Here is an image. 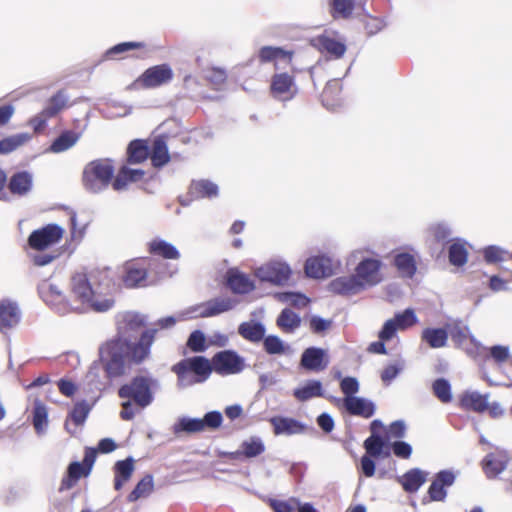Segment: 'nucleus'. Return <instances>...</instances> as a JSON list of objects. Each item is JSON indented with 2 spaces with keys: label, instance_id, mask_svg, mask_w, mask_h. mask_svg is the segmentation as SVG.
<instances>
[{
  "label": "nucleus",
  "instance_id": "f257e3e1",
  "mask_svg": "<svg viewBox=\"0 0 512 512\" xmlns=\"http://www.w3.org/2000/svg\"><path fill=\"white\" fill-rule=\"evenodd\" d=\"M147 322V315L139 312L128 311L118 316L117 336L99 348V357L107 378L113 379L124 374L126 356L135 364H140L149 357L158 328L143 330L138 340L132 342Z\"/></svg>",
  "mask_w": 512,
  "mask_h": 512
},
{
  "label": "nucleus",
  "instance_id": "f03ea898",
  "mask_svg": "<svg viewBox=\"0 0 512 512\" xmlns=\"http://www.w3.org/2000/svg\"><path fill=\"white\" fill-rule=\"evenodd\" d=\"M70 302L81 308L75 310L76 312H106L114 306L112 298L103 297L92 289L85 273H76L72 276Z\"/></svg>",
  "mask_w": 512,
  "mask_h": 512
},
{
  "label": "nucleus",
  "instance_id": "7ed1b4c3",
  "mask_svg": "<svg viewBox=\"0 0 512 512\" xmlns=\"http://www.w3.org/2000/svg\"><path fill=\"white\" fill-rule=\"evenodd\" d=\"M211 361L204 356L185 358L172 366L177 375V386L187 388L205 382L212 373Z\"/></svg>",
  "mask_w": 512,
  "mask_h": 512
},
{
  "label": "nucleus",
  "instance_id": "20e7f679",
  "mask_svg": "<svg viewBox=\"0 0 512 512\" xmlns=\"http://www.w3.org/2000/svg\"><path fill=\"white\" fill-rule=\"evenodd\" d=\"M115 174L113 161L108 158L88 162L82 172V185L91 194L104 192L111 184Z\"/></svg>",
  "mask_w": 512,
  "mask_h": 512
},
{
  "label": "nucleus",
  "instance_id": "39448f33",
  "mask_svg": "<svg viewBox=\"0 0 512 512\" xmlns=\"http://www.w3.org/2000/svg\"><path fill=\"white\" fill-rule=\"evenodd\" d=\"M160 387L158 379L150 375H137L118 390L121 399L132 400L137 407L144 409L152 404L154 390Z\"/></svg>",
  "mask_w": 512,
  "mask_h": 512
},
{
  "label": "nucleus",
  "instance_id": "423d86ee",
  "mask_svg": "<svg viewBox=\"0 0 512 512\" xmlns=\"http://www.w3.org/2000/svg\"><path fill=\"white\" fill-rule=\"evenodd\" d=\"M254 275L261 282H267L274 286H284L288 283L292 270L286 262L272 260L256 268Z\"/></svg>",
  "mask_w": 512,
  "mask_h": 512
},
{
  "label": "nucleus",
  "instance_id": "0eeeda50",
  "mask_svg": "<svg viewBox=\"0 0 512 512\" xmlns=\"http://www.w3.org/2000/svg\"><path fill=\"white\" fill-rule=\"evenodd\" d=\"M212 371L221 376L241 373L245 367V358L235 350L227 349L214 354L211 359Z\"/></svg>",
  "mask_w": 512,
  "mask_h": 512
},
{
  "label": "nucleus",
  "instance_id": "6e6552de",
  "mask_svg": "<svg viewBox=\"0 0 512 512\" xmlns=\"http://www.w3.org/2000/svg\"><path fill=\"white\" fill-rule=\"evenodd\" d=\"M238 301L232 297H216L204 303L195 305L186 311L185 315L192 317H213L231 311Z\"/></svg>",
  "mask_w": 512,
  "mask_h": 512
},
{
  "label": "nucleus",
  "instance_id": "1a4fd4ad",
  "mask_svg": "<svg viewBox=\"0 0 512 512\" xmlns=\"http://www.w3.org/2000/svg\"><path fill=\"white\" fill-rule=\"evenodd\" d=\"M38 291L43 301L58 314L64 315L72 310L81 309L79 306H75L74 303H71L70 298H66L60 288L55 284L44 282L39 286Z\"/></svg>",
  "mask_w": 512,
  "mask_h": 512
},
{
  "label": "nucleus",
  "instance_id": "9d476101",
  "mask_svg": "<svg viewBox=\"0 0 512 512\" xmlns=\"http://www.w3.org/2000/svg\"><path fill=\"white\" fill-rule=\"evenodd\" d=\"M382 266L383 263L380 259L371 257H365L357 264L354 275L364 290L382 282Z\"/></svg>",
  "mask_w": 512,
  "mask_h": 512
},
{
  "label": "nucleus",
  "instance_id": "9b49d317",
  "mask_svg": "<svg viewBox=\"0 0 512 512\" xmlns=\"http://www.w3.org/2000/svg\"><path fill=\"white\" fill-rule=\"evenodd\" d=\"M68 101V95L63 90L58 91L48 100L45 108L30 119L29 125L31 128H44L49 119L55 118L67 107Z\"/></svg>",
  "mask_w": 512,
  "mask_h": 512
},
{
  "label": "nucleus",
  "instance_id": "f8f14e48",
  "mask_svg": "<svg viewBox=\"0 0 512 512\" xmlns=\"http://www.w3.org/2000/svg\"><path fill=\"white\" fill-rule=\"evenodd\" d=\"M64 230L57 224H48L41 229L34 230L29 238L28 243L35 250H44L47 247L58 243Z\"/></svg>",
  "mask_w": 512,
  "mask_h": 512
},
{
  "label": "nucleus",
  "instance_id": "ddd939ff",
  "mask_svg": "<svg viewBox=\"0 0 512 512\" xmlns=\"http://www.w3.org/2000/svg\"><path fill=\"white\" fill-rule=\"evenodd\" d=\"M293 57V50L277 46H262L256 54L259 63H273L275 70L281 69L282 66L290 65Z\"/></svg>",
  "mask_w": 512,
  "mask_h": 512
},
{
  "label": "nucleus",
  "instance_id": "4468645a",
  "mask_svg": "<svg viewBox=\"0 0 512 512\" xmlns=\"http://www.w3.org/2000/svg\"><path fill=\"white\" fill-rule=\"evenodd\" d=\"M270 91L273 98L286 102L295 97L298 89L293 76L288 73H276L272 76Z\"/></svg>",
  "mask_w": 512,
  "mask_h": 512
},
{
  "label": "nucleus",
  "instance_id": "2eb2a0df",
  "mask_svg": "<svg viewBox=\"0 0 512 512\" xmlns=\"http://www.w3.org/2000/svg\"><path fill=\"white\" fill-rule=\"evenodd\" d=\"M330 363L327 351L321 347L306 348L300 357V367L310 372L324 371Z\"/></svg>",
  "mask_w": 512,
  "mask_h": 512
},
{
  "label": "nucleus",
  "instance_id": "dca6fc26",
  "mask_svg": "<svg viewBox=\"0 0 512 512\" xmlns=\"http://www.w3.org/2000/svg\"><path fill=\"white\" fill-rule=\"evenodd\" d=\"M173 78V71L168 64H160L148 68L137 83L146 88H154L168 83Z\"/></svg>",
  "mask_w": 512,
  "mask_h": 512
},
{
  "label": "nucleus",
  "instance_id": "f3484780",
  "mask_svg": "<svg viewBox=\"0 0 512 512\" xmlns=\"http://www.w3.org/2000/svg\"><path fill=\"white\" fill-rule=\"evenodd\" d=\"M334 260L327 255L313 256L305 262V273L314 279L326 278L334 273Z\"/></svg>",
  "mask_w": 512,
  "mask_h": 512
},
{
  "label": "nucleus",
  "instance_id": "a211bd4d",
  "mask_svg": "<svg viewBox=\"0 0 512 512\" xmlns=\"http://www.w3.org/2000/svg\"><path fill=\"white\" fill-rule=\"evenodd\" d=\"M94 403H89L87 400L77 401L72 409L69 411L65 420V429L71 435L76 433V428L83 426L89 416Z\"/></svg>",
  "mask_w": 512,
  "mask_h": 512
},
{
  "label": "nucleus",
  "instance_id": "6ab92c4d",
  "mask_svg": "<svg viewBox=\"0 0 512 512\" xmlns=\"http://www.w3.org/2000/svg\"><path fill=\"white\" fill-rule=\"evenodd\" d=\"M455 474L450 470H441L435 475L428 488V495L431 501L442 502L447 497L445 487H450L455 482Z\"/></svg>",
  "mask_w": 512,
  "mask_h": 512
},
{
  "label": "nucleus",
  "instance_id": "aec40b11",
  "mask_svg": "<svg viewBox=\"0 0 512 512\" xmlns=\"http://www.w3.org/2000/svg\"><path fill=\"white\" fill-rule=\"evenodd\" d=\"M227 285L235 294H248L255 290L254 281L245 273L231 268L226 273Z\"/></svg>",
  "mask_w": 512,
  "mask_h": 512
},
{
  "label": "nucleus",
  "instance_id": "412c9836",
  "mask_svg": "<svg viewBox=\"0 0 512 512\" xmlns=\"http://www.w3.org/2000/svg\"><path fill=\"white\" fill-rule=\"evenodd\" d=\"M342 401L344 408L350 415L370 418L376 410L374 402L363 397H344Z\"/></svg>",
  "mask_w": 512,
  "mask_h": 512
},
{
  "label": "nucleus",
  "instance_id": "4be33fe9",
  "mask_svg": "<svg viewBox=\"0 0 512 512\" xmlns=\"http://www.w3.org/2000/svg\"><path fill=\"white\" fill-rule=\"evenodd\" d=\"M446 327L456 347H463L467 340L474 346L480 345L475 336L471 333L469 326L464 324L461 319L452 320Z\"/></svg>",
  "mask_w": 512,
  "mask_h": 512
},
{
  "label": "nucleus",
  "instance_id": "5701e85b",
  "mask_svg": "<svg viewBox=\"0 0 512 512\" xmlns=\"http://www.w3.org/2000/svg\"><path fill=\"white\" fill-rule=\"evenodd\" d=\"M276 435H298L305 433L306 425L294 418L276 416L270 419Z\"/></svg>",
  "mask_w": 512,
  "mask_h": 512
},
{
  "label": "nucleus",
  "instance_id": "b1692460",
  "mask_svg": "<svg viewBox=\"0 0 512 512\" xmlns=\"http://www.w3.org/2000/svg\"><path fill=\"white\" fill-rule=\"evenodd\" d=\"M329 290L335 294L351 296L364 290L354 274L341 276L332 280L329 284Z\"/></svg>",
  "mask_w": 512,
  "mask_h": 512
},
{
  "label": "nucleus",
  "instance_id": "393cba45",
  "mask_svg": "<svg viewBox=\"0 0 512 512\" xmlns=\"http://www.w3.org/2000/svg\"><path fill=\"white\" fill-rule=\"evenodd\" d=\"M428 473L420 468H412L402 476H397V482L407 493H416L426 482Z\"/></svg>",
  "mask_w": 512,
  "mask_h": 512
},
{
  "label": "nucleus",
  "instance_id": "a878e982",
  "mask_svg": "<svg viewBox=\"0 0 512 512\" xmlns=\"http://www.w3.org/2000/svg\"><path fill=\"white\" fill-rule=\"evenodd\" d=\"M33 187V176L28 171L14 173L8 182L9 191L17 196L27 195Z\"/></svg>",
  "mask_w": 512,
  "mask_h": 512
},
{
  "label": "nucleus",
  "instance_id": "bb28decb",
  "mask_svg": "<svg viewBox=\"0 0 512 512\" xmlns=\"http://www.w3.org/2000/svg\"><path fill=\"white\" fill-rule=\"evenodd\" d=\"M238 334L251 343H259L265 337L266 327L260 321L250 320L239 324Z\"/></svg>",
  "mask_w": 512,
  "mask_h": 512
},
{
  "label": "nucleus",
  "instance_id": "cd10ccee",
  "mask_svg": "<svg viewBox=\"0 0 512 512\" xmlns=\"http://www.w3.org/2000/svg\"><path fill=\"white\" fill-rule=\"evenodd\" d=\"M21 320V312L16 303H0V330L16 327Z\"/></svg>",
  "mask_w": 512,
  "mask_h": 512
},
{
  "label": "nucleus",
  "instance_id": "c85d7f7f",
  "mask_svg": "<svg viewBox=\"0 0 512 512\" xmlns=\"http://www.w3.org/2000/svg\"><path fill=\"white\" fill-rule=\"evenodd\" d=\"M263 349L268 355H284L292 356L294 349L289 343L283 341L279 336L274 334L265 335L262 340Z\"/></svg>",
  "mask_w": 512,
  "mask_h": 512
},
{
  "label": "nucleus",
  "instance_id": "c756f323",
  "mask_svg": "<svg viewBox=\"0 0 512 512\" xmlns=\"http://www.w3.org/2000/svg\"><path fill=\"white\" fill-rule=\"evenodd\" d=\"M363 446L366 451V455L370 457L379 458L390 456V449L387 446L386 440L376 432L371 433V435L364 441Z\"/></svg>",
  "mask_w": 512,
  "mask_h": 512
},
{
  "label": "nucleus",
  "instance_id": "7c9ffc66",
  "mask_svg": "<svg viewBox=\"0 0 512 512\" xmlns=\"http://www.w3.org/2000/svg\"><path fill=\"white\" fill-rule=\"evenodd\" d=\"M149 156L155 168H162L170 161L168 146L163 136L154 139Z\"/></svg>",
  "mask_w": 512,
  "mask_h": 512
},
{
  "label": "nucleus",
  "instance_id": "2f4dec72",
  "mask_svg": "<svg viewBox=\"0 0 512 512\" xmlns=\"http://www.w3.org/2000/svg\"><path fill=\"white\" fill-rule=\"evenodd\" d=\"M507 455H495L490 453L482 460L483 470L488 478H495L501 474L508 464Z\"/></svg>",
  "mask_w": 512,
  "mask_h": 512
},
{
  "label": "nucleus",
  "instance_id": "473e14b6",
  "mask_svg": "<svg viewBox=\"0 0 512 512\" xmlns=\"http://www.w3.org/2000/svg\"><path fill=\"white\" fill-rule=\"evenodd\" d=\"M313 45L317 47L322 52H327L328 54L334 56L335 58H340L344 55L346 51V46L344 43L337 41L329 36L320 35L312 40Z\"/></svg>",
  "mask_w": 512,
  "mask_h": 512
},
{
  "label": "nucleus",
  "instance_id": "72a5a7b5",
  "mask_svg": "<svg viewBox=\"0 0 512 512\" xmlns=\"http://www.w3.org/2000/svg\"><path fill=\"white\" fill-rule=\"evenodd\" d=\"M448 331L446 328H425L421 333L422 341L426 342L432 349L443 348L448 342Z\"/></svg>",
  "mask_w": 512,
  "mask_h": 512
},
{
  "label": "nucleus",
  "instance_id": "f704fd0d",
  "mask_svg": "<svg viewBox=\"0 0 512 512\" xmlns=\"http://www.w3.org/2000/svg\"><path fill=\"white\" fill-rule=\"evenodd\" d=\"M134 459L128 457L124 460H119L114 465V488L120 490L123 485L131 478L134 472Z\"/></svg>",
  "mask_w": 512,
  "mask_h": 512
},
{
  "label": "nucleus",
  "instance_id": "c9c22d12",
  "mask_svg": "<svg viewBox=\"0 0 512 512\" xmlns=\"http://www.w3.org/2000/svg\"><path fill=\"white\" fill-rule=\"evenodd\" d=\"M81 136L82 133L77 130H63L62 133L52 142L49 151L53 153L64 152L73 147Z\"/></svg>",
  "mask_w": 512,
  "mask_h": 512
},
{
  "label": "nucleus",
  "instance_id": "e433bc0d",
  "mask_svg": "<svg viewBox=\"0 0 512 512\" xmlns=\"http://www.w3.org/2000/svg\"><path fill=\"white\" fill-rule=\"evenodd\" d=\"M489 394H481L477 391H467L461 397V405L465 409L475 412H484L488 408Z\"/></svg>",
  "mask_w": 512,
  "mask_h": 512
},
{
  "label": "nucleus",
  "instance_id": "4c0bfd02",
  "mask_svg": "<svg viewBox=\"0 0 512 512\" xmlns=\"http://www.w3.org/2000/svg\"><path fill=\"white\" fill-rule=\"evenodd\" d=\"M393 264L400 275L404 278H413L417 271V263L414 256L407 252L398 253L394 256Z\"/></svg>",
  "mask_w": 512,
  "mask_h": 512
},
{
  "label": "nucleus",
  "instance_id": "58836bf2",
  "mask_svg": "<svg viewBox=\"0 0 512 512\" xmlns=\"http://www.w3.org/2000/svg\"><path fill=\"white\" fill-rule=\"evenodd\" d=\"M467 242L461 238H455L452 244L448 247V259L451 265L462 267L467 263L468 250L466 248Z\"/></svg>",
  "mask_w": 512,
  "mask_h": 512
},
{
  "label": "nucleus",
  "instance_id": "ea45409f",
  "mask_svg": "<svg viewBox=\"0 0 512 512\" xmlns=\"http://www.w3.org/2000/svg\"><path fill=\"white\" fill-rule=\"evenodd\" d=\"M190 194L194 198H214L219 194L218 185L207 179L193 180L190 185Z\"/></svg>",
  "mask_w": 512,
  "mask_h": 512
},
{
  "label": "nucleus",
  "instance_id": "a19ab883",
  "mask_svg": "<svg viewBox=\"0 0 512 512\" xmlns=\"http://www.w3.org/2000/svg\"><path fill=\"white\" fill-rule=\"evenodd\" d=\"M276 325L284 333H293L301 326V317L290 308H284L276 319Z\"/></svg>",
  "mask_w": 512,
  "mask_h": 512
},
{
  "label": "nucleus",
  "instance_id": "79ce46f5",
  "mask_svg": "<svg viewBox=\"0 0 512 512\" xmlns=\"http://www.w3.org/2000/svg\"><path fill=\"white\" fill-rule=\"evenodd\" d=\"M149 156V147L146 140H132L127 147V162L129 164H139L145 161Z\"/></svg>",
  "mask_w": 512,
  "mask_h": 512
},
{
  "label": "nucleus",
  "instance_id": "37998d69",
  "mask_svg": "<svg viewBox=\"0 0 512 512\" xmlns=\"http://www.w3.org/2000/svg\"><path fill=\"white\" fill-rule=\"evenodd\" d=\"M294 397L305 402L314 397H323L324 391L322 383L319 380H309L302 387H298L293 391Z\"/></svg>",
  "mask_w": 512,
  "mask_h": 512
},
{
  "label": "nucleus",
  "instance_id": "c03bdc74",
  "mask_svg": "<svg viewBox=\"0 0 512 512\" xmlns=\"http://www.w3.org/2000/svg\"><path fill=\"white\" fill-rule=\"evenodd\" d=\"M149 251L154 255L162 256L165 259L177 260L180 258L178 249L163 239H154L149 243Z\"/></svg>",
  "mask_w": 512,
  "mask_h": 512
},
{
  "label": "nucleus",
  "instance_id": "a18cd8bd",
  "mask_svg": "<svg viewBox=\"0 0 512 512\" xmlns=\"http://www.w3.org/2000/svg\"><path fill=\"white\" fill-rule=\"evenodd\" d=\"M172 429L176 435H179L180 433L193 434L204 431L201 418H192L188 416L180 417L173 425Z\"/></svg>",
  "mask_w": 512,
  "mask_h": 512
},
{
  "label": "nucleus",
  "instance_id": "49530a36",
  "mask_svg": "<svg viewBox=\"0 0 512 512\" xmlns=\"http://www.w3.org/2000/svg\"><path fill=\"white\" fill-rule=\"evenodd\" d=\"M154 489L153 476L146 474L127 496L128 502H136L142 497H148Z\"/></svg>",
  "mask_w": 512,
  "mask_h": 512
},
{
  "label": "nucleus",
  "instance_id": "de8ad7c7",
  "mask_svg": "<svg viewBox=\"0 0 512 512\" xmlns=\"http://www.w3.org/2000/svg\"><path fill=\"white\" fill-rule=\"evenodd\" d=\"M428 231L433 236L434 240L438 243L446 244L455 240L452 237V228L447 222H437L431 224Z\"/></svg>",
  "mask_w": 512,
  "mask_h": 512
},
{
  "label": "nucleus",
  "instance_id": "09e8293b",
  "mask_svg": "<svg viewBox=\"0 0 512 512\" xmlns=\"http://www.w3.org/2000/svg\"><path fill=\"white\" fill-rule=\"evenodd\" d=\"M33 426L37 434H42L45 432L47 424H48V411L46 406L39 400L34 402L33 407Z\"/></svg>",
  "mask_w": 512,
  "mask_h": 512
},
{
  "label": "nucleus",
  "instance_id": "8fccbe9b",
  "mask_svg": "<svg viewBox=\"0 0 512 512\" xmlns=\"http://www.w3.org/2000/svg\"><path fill=\"white\" fill-rule=\"evenodd\" d=\"M147 278V272L144 268L129 266L123 277L124 285L128 288H136L142 286Z\"/></svg>",
  "mask_w": 512,
  "mask_h": 512
},
{
  "label": "nucleus",
  "instance_id": "3c124183",
  "mask_svg": "<svg viewBox=\"0 0 512 512\" xmlns=\"http://www.w3.org/2000/svg\"><path fill=\"white\" fill-rule=\"evenodd\" d=\"M241 452L243 457L254 458L261 455L265 451L264 442L260 437L252 436L241 443Z\"/></svg>",
  "mask_w": 512,
  "mask_h": 512
},
{
  "label": "nucleus",
  "instance_id": "603ef678",
  "mask_svg": "<svg viewBox=\"0 0 512 512\" xmlns=\"http://www.w3.org/2000/svg\"><path fill=\"white\" fill-rule=\"evenodd\" d=\"M432 391L435 397L442 403H450L453 399L450 382L445 378H437L432 383Z\"/></svg>",
  "mask_w": 512,
  "mask_h": 512
},
{
  "label": "nucleus",
  "instance_id": "864d4df0",
  "mask_svg": "<svg viewBox=\"0 0 512 512\" xmlns=\"http://www.w3.org/2000/svg\"><path fill=\"white\" fill-rule=\"evenodd\" d=\"M331 13L333 18H349L355 7V0H331Z\"/></svg>",
  "mask_w": 512,
  "mask_h": 512
},
{
  "label": "nucleus",
  "instance_id": "5fc2aeb1",
  "mask_svg": "<svg viewBox=\"0 0 512 512\" xmlns=\"http://www.w3.org/2000/svg\"><path fill=\"white\" fill-rule=\"evenodd\" d=\"M31 138L28 133H19L0 141V154H7L14 151L19 146L23 145L27 140Z\"/></svg>",
  "mask_w": 512,
  "mask_h": 512
},
{
  "label": "nucleus",
  "instance_id": "6e6d98bb",
  "mask_svg": "<svg viewBox=\"0 0 512 512\" xmlns=\"http://www.w3.org/2000/svg\"><path fill=\"white\" fill-rule=\"evenodd\" d=\"M278 301L297 308L306 307L310 299L300 292H280L276 294Z\"/></svg>",
  "mask_w": 512,
  "mask_h": 512
},
{
  "label": "nucleus",
  "instance_id": "4d7b16f0",
  "mask_svg": "<svg viewBox=\"0 0 512 512\" xmlns=\"http://www.w3.org/2000/svg\"><path fill=\"white\" fill-rule=\"evenodd\" d=\"M400 330L406 329L417 323L418 319L413 309L407 308L403 312L395 314L392 318Z\"/></svg>",
  "mask_w": 512,
  "mask_h": 512
},
{
  "label": "nucleus",
  "instance_id": "13d9d810",
  "mask_svg": "<svg viewBox=\"0 0 512 512\" xmlns=\"http://www.w3.org/2000/svg\"><path fill=\"white\" fill-rule=\"evenodd\" d=\"M144 47V43L142 42H122L119 43L110 49H108L105 53L106 58L113 59L116 56L128 52L130 50L139 49Z\"/></svg>",
  "mask_w": 512,
  "mask_h": 512
},
{
  "label": "nucleus",
  "instance_id": "bf43d9fd",
  "mask_svg": "<svg viewBox=\"0 0 512 512\" xmlns=\"http://www.w3.org/2000/svg\"><path fill=\"white\" fill-rule=\"evenodd\" d=\"M506 251L496 245H490L483 249V257L487 264H495L504 261Z\"/></svg>",
  "mask_w": 512,
  "mask_h": 512
},
{
  "label": "nucleus",
  "instance_id": "052dcab7",
  "mask_svg": "<svg viewBox=\"0 0 512 512\" xmlns=\"http://www.w3.org/2000/svg\"><path fill=\"white\" fill-rule=\"evenodd\" d=\"M187 346L193 352H203L206 349V338L204 333L201 330L193 331L187 340Z\"/></svg>",
  "mask_w": 512,
  "mask_h": 512
},
{
  "label": "nucleus",
  "instance_id": "680f3d73",
  "mask_svg": "<svg viewBox=\"0 0 512 512\" xmlns=\"http://www.w3.org/2000/svg\"><path fill=\"white\" fill-rule=\"evenodd\" d=\"M201 420L203 422V430H216L222 425L223 416L220 411L213 410L205 413Z\"/></svg>",
  "mask_w": 512,
  "mask_h": 512
},
{
  "label": "nucleus",
  "instance_id": "e2e57ef3",
  "mask_svg": "<svg viewBox=\"0 0 512 512\" xmlns=\"http://www.w3.org/2000/svg\"><path fill=\"white\" fill-rule=\"evenodd\" d=\"M360 385L357 378L347 376L341 379L340 389L344 394V397H355V394L359 391Z\"/></svg>",
  "mask_w": 512,
  "mask_h": 512
},
{
  "label": "nucleus",
  "instance_id": "0e129e2a",
  "mask_svg": "<svg viewBox=\"0 0 512 512\" xmlns=\"http://www.w3.org/2000/svg\"><path fill=\"white\" fill-rule=\"evenodd\" d=\"M331 319H325L318 315H313L310 318L309 326L314 334H322L332 326Z\"/></svg>",
  "mask_w": 512,
  "mask_h": 512
},
{
  "label": "nucleus",
  "instance_id": "69168bd1",
  "mask_svg": "<svg viewBox=\"0 0 512 512\" xmlns=\"http://www.w3.org/2000/svg\"><path fill=\"white\" fill-rule=\"evenodd\" d=\"M403 370V365L399 363L390 364L381 372V380L385 385H389Z\"/></svg>",
  "mask_w": 512,
  "mask_h": 512
},
{
  "label": "nucleus",
  "instance_id": "338daca9",
  "mask_svg": "<svg viewBox=\"0 0 512 512\" xmlns=\"http://www.w3.org/2000/svg\"><path fill=\"white\" fill-rule=\"evenodd\" d=\"M90 471L91 469H89L85 464L77 461L72 462L68 466V475L73 481L79 480L82 476H87Z\"/></svg>",
  "mask_w": 512,
  "mask_h": 512
},
{
  "label": "nucleus",
  "instance_id": "774afa93",
  "mask_svg": "<svg viewBox=\"0 0 512 512\" xmlns=\"http://www.w3.org/2000/svg\"><path fill=\"white\" fill-rule=\"evenodd\" d=\"M490 356L497 363H503L510 359V349L504 345H494L489 349Z\"/></svg>",
  "mask_w": 512,
  "mask_h": 512
}]
</instances>
